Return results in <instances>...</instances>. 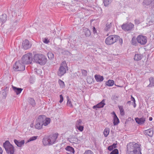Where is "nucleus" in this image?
Instances as JSON below:
<instances>
[{"mask_svg": "<svg viewBox=\"0 0 154 154\" xmlns=\"http://www.w3.org/2000/svg\"><path fill=\"white\" fill-rule=\"evenodd\" d=\"M51 119L46 117L44 115L39 116L37 119L35 125V128L38 130L41 129L43 125L46 126L50 124Z\"/></svg>", "mask_w": 154, "mask_h": 154, "instance_id": "obj_1", "label": "nucleus"}, {"mask_svg": "<svg viewBox=\"0 0 154 154\" xmlns=\"http://www.w3.org/2000/svg\"><path fill=\"white\" fill-rule=\"evenodd\" d=\"M141 145L137 143H130L127 146L128 152L127 154H142Z\"/></svg>", "mask_w": 154, "mask_h": 154, "instance_id": "obj_2", "label": "nucleus"}, {"mask_svg": "<svg viewBox=\"0 0 154 154\" xmlns=\"http://www.w3.org/2000/svg\"><path fill=\"white\" fill-rule=\"evenodd\" d=\"M118 42L122 45L123 43L122 39L116 35H111L106 38L105 40V43L107 45H111L116 42Z\"/></svg>", "mask_w": 154, "mask_h": 154, "instance_id": "obj_3", "label": "nucleus"}, {"mask_svg": "<svg viewBox=\"0 0 154 154\" xmlns=\"http://www.w3.org/2000/svg\"><path fill=\"white\" fill-rule=\"evenodd\" d=\"M58 135V134L55 133L44 137L42 140L43 144L47 146L54 144L55 142Z\"/></svg>", "mask_w": 154, "mask_h": 154, "instance_id": "obj_4", "label": "nucleus"}, {"mask_svg": "<svg viewBox=\"0 0 154 154\" xmlns=\"http://www.w3.org/2000/svg\"><path fill=\"white\" fill-rule=\"evenodd\" d=\"M34 62L41 65H44L47 62V58L43 54H36L33 56Z\"/></svg>", "mask_w": 154, "mask_h": 154, "instance_id": "obj_5", "label": "nucleus"}, {"mask_svg": "<svg viewBox=\"0 0 154 154\" xmlns=\"http://www.w3.org/2000/svg\"><path fill=\"white\" fill-rule=\"evenodd\" d=\"M68 70V68L66 61H64L60 64V66L57 72L58 75L60 77H61L66 73V70Z\"/></svg>", "mask_w": 154, "mask_h": 154, "instance_id": "obj_6", "label": "nucleus"}, {"mask_svg": "<svg viewBox=\"0 0 154 154\" xmlns=\"http://www.w3.org/2000/svg\"><path fill=\"white\" fill-rule=\"evenodd\" d=\"M32 54L31 53H28L22 57L21 60L23 64H29L32 63Z\"/></svg>", "mask_w": 154, "mask_h": 154, "instance_id": "obj_7", "label": "nucleus"}, {"mask_svg": "<svg viewBox=\"0 0 154 154\" xmlns=\"http://www.w3.org/2000/svg\"><path fill=\"white\" fill-rule=\"evenodd\" d=\"M3 146L8 154H14V149L13 146L9 141L7 140L3 143Z\"/></svg>", "mask_w": 154, "mask_h": 154, "instance_id": "obj_8", "label": "nucleus"}, {"mask_svg": "<svg viewBox=\"0 0 154 154\" xmlns=\"http://www.w3.org/2000/svg\"><path fill=\"white\" fill-rule=\"evenodd\" d=\"M13 69L15 71H22L25 69L24 64H23V62L21 60L16 61L14 65Z\"/></svg>", "mask_w": 154, "mask_h": 154, "instance_id": "obj_9", "label": "nucleus"}, {"mask_svg": "<svg viewBox=\"0 0 154 154\" xmlns=\"http://www.w3.org/2000/svg\"><path fill=\"white\" fill-rule=\"evenodd\" d=\"M121 28L124 31L129 32L134 30V25L131 23H124Z\"/></svg>", "mask_w": 154, "mask_h": 154, "instance_id": "obj_10", "label": "nucleus"}, {"mask_svg": "<svg viewBox=\"0 0 154 154\" xmlns=\"http://www.w3.org/2000/svg\"><path fill=\"white\" fill-rule=\"evenodd\" d=\"M136 39L138 42L142 45H145L147 42V38L145 36L139 35L137 37Z\"/></svg>", "mask_w": 154, "mask_h": 154, "instance_id": "obj_11", "label": "nucleus"}, {"mask_svg": "<svg viewBox=\"0 0 154 154\" xmlns=\"http://www.w3.org/2000/svg\"><path fill=\"white\" fill-rule=\"evenodd\" d=\"M32 45L29 43V42L27 39H26L22 42V46L24 49L26 50L31 47Z\"/></svg>", "mask_w": 154, "mask_h": 154, "instance_id": "obj_12", "label": "nucleus"}, {"mask_svg": "<svg viewBox=\"0 0 154 154\" xmlns=\"http://www.w3.org/2000/svg\"><path fill=\"white\" fill-rule=\"evenodd\" d=\"M105 99H104L103 100L100 102L99 103L97 104L94 106L93 107V109H95L96 110H97V108H103L105 105Z\"/></svg>", "mask_w": 154, "mask_h": 154, "instance_id": "obj_13", "label": "nucleus"}, {"mask_svg": "<svg viewBox=\"0 0 154 154\" xmlns=\"http://www.w3.org/2000/svg\"><path fill=\"white\" fill-rule=\"evenodd\" d=\"M69 141L71 143L76 144L79 143L80 141L77 137L73 136L69 139Z\"/></svg>", "mask_w": 154, "mask_h": 154, "instance_id": "obj_14", "label": "nucleus"}, {"mask_svg": "<svg viewBox=\"0 0 154 154\" xmlns=\"http://www.w3.org/2000/svg\"><path fill=\"white\" fill-rule=\"evenodd\" d=\"M152 0H144L142 3V5L143 6L145 5H149L151 4V6H152V7H154V2H153V4L152 5Z\"/></svg>", "mask_w": 154, "mask_h": 154, "instance_id": "obj_15", "label": "nucleus"}, {"mask_svg": "<svg viewBox=\"0 0 154 154\" xmlns=\"http://www.w3.org/2000/svg\"><path fill=\"white\" fill-rule=\"evenodd\" d=\"M144 134L146 135H147L150 137H152L153 135V131L152 129H149L145 130L144 131Z\"/></svg>", "mask_w": 154, "mask_h": 154, "instance_id": "obj_16", "label": "nucleus"}, {"mask_svg": "<svg viewBox=\"0 0 154 154\" xmlns=\"http://www.w3.org/2000/svg\"><path fill=\"white\" fill-rule=\"evenodd\" d=\"M113 124L114 125H117L119 123V120L115 112H113Z\"/></svg>", "mask_w": 154, "mask_h": 154, "instance_id": "obj_17", "label": "nucleus"}, {"mask_svg": "<svg viewBox=\"0 0 154 154\" xmlns=\"http://www.w3.org/2000/svg\"><path fill=\"white\" fill-rule=\"evenodd\" d=\"M135 120L136 122L138 124L141 125L144 123L145 121V118L143 117L140 118H135Z\"/></svg>", "mask_w": 154, "mask_h": 154, "instance_id": "obj_18", "label": "nucleus"}, {"mask_svg": "<svg viewBox=\"0 0 154 154\" xmlns=\"http://www.w3.org/2000/svg\"><path fill=\"white\" fill-rule=\"evenodd\" d=\"M14 142L17 146L19 147H21L22 145H23L24 143V140L20 141L15 139L14 140Z\"/></svg>", "mask_w": 154, "mask_h": 154, "instance_id": "obj_19", "label": "nucleus"}, {"mask_svg": "<svg viewBox=\"0 0 154 154\" xmlns=\"http://www.w3.org/2000/svg\"><path fill=\"white\" fill-rule=\"evenodd\" d=\"M12 88L14 91L16 93L17 95H18L21 93L23 90L21 88H18L16 87L12 86Z\"/></svg>", "mask_w": 154, "mask_h": 154, "instance_id": "obj_20", "label": "nucleus"}, {"mask_svg": "<svg viewBox=\"0 0 154 154\" xmlns=\"http://www.w3.org/2000/svg\"><path fill=\"white\" fill-rule=\"evenodd\" d=\"M66 150L68 152L67 153L68 154H71L72 153H74L75 150L74 149L70 146H68L65 148Z\"/></svg>", "mask_w": 154, "mask_h": 154, "instance_id": "obj_21", "label": "nucleus"}, {"mask_svg": "<svg viewBox=\"0 0 154 154\" xmlns=\"http://www.w3.org/2000/svg\"><path fill=\"white\" fill-rule=\"evenodd\" d=\"M7 20V16L5 14H2L0 16V21L2 22L3 23L5 22Z\"/></svg>", "mask_w": 154, "mask_h": 154, "instance_id": "obj_22", "label": "nucleus"}, {"mask_svg": "<svg viewBox=\"0 0 154 154\" xmlns=\"http://www.w3.org/2000/svg\"><path fill=\"white\" fill-rule=\"evenodd\" d=\"M112 22L106 23V27L104 28V30L107 32L109 31L110 29L112 27Z\"/></svg>", "mask_w": 154, "mask_h": 154, "instance_id": "obj_23", "label": "nucleus"}, {"mask_svg": "<svg viewBox=\"0 0 154 154\" xmlns=\"http://www.w3.org/2000/svg\"><path fill=\"white\" fill-rule=\"evenodd\" d=\"M94 78L97 82H101L103 80V77L100 75H96Z\"/></svg>", "mask_w": 154, "mask_h": 154, "instance_id": "obj_24", "label": "nucleus"}, {"mask_svg": "<svg viewBox=\"0 0 154 154\" xmlns=\"http://www.w3.org/2000/svg\"><path fill=\"white\" fill-rule=\"evenodd\" d=\"M149 81L150 82L149 85L147 87H152L154 86V77H150L149 79Z\"/></svg>", "mask_w": 154, "mask_h": 154, "instance_id": "obj_25", "label": "nucleus"}, {"mask_svg": "<svg viewBox=\"0 0 154 154\" xmlns=\"http://www.w3.org/2000/svg\"><path fill=\"white\" fill-rule=\"evenodd\" d=\"M142 56L140 54H136L134 56V60L138 61L142 58Z\"/></svg>", "mask_w": 154, "mask_h": 154, "instance_id": "obj_26", "label": "nucleus"}, {"mask_svg": "<svg viewBox=\"0 0 154 154\" xmlns=\"http://www.w3.org/2000/svg\"><path fill=\"white\" fill-rule=\"evenodd\" d=\"M84 32L85 35L87 37H89L91 35L90 31L87 28L84 29Z\"/></svg>", "mask_w": 154, "mask_h": 154, "instance_id": "obj_27", "label": "nucleus"}, {"mask_svg": "<svg viewBox=\"0 0 154 154\" xmlns=\"http://www.w3.org/2000/svg\"><path fill=\"white\" fill-rule=\"evenodd\" d=\"M114 84L113 80H109L106 83V85L109 86H113Z\"/></svg>", "mask_w": 154, "mask_h": 154, "instance_id": "obj_28", "label": "nucleus"}, {"mask_svg": "<svg viewBox=\"0 0 154 154\" xmlns=\"http://www.w3.org/2000/svg\"><path fill=\"white\" fill-rule=\"evenodd\" d=\"M67 105L69 107L71 108H72L73 107V105L72 104V103L71 101L70 100V99H69V97L67 96Z\"/></svg>", "mask_w": 154, "mask_h": 154, "instance_id": "obj_29", "label": "nucleus"}, {"mask_svg": "<svg viewBox=\"0 0 154 154\" xmlns=\"http://www.w3.org/2000/svg\"><path fill=\"white\" fill-rule=\"evenodd\" d=\"M29 103H30L33 106H34L35 104V103L34 100L31 98H30L29 99Z\"/></svg>", "mask_w": 154, "mask_h": 154, "instance_id": "obj_30", "label": "nucleus"}, {"mask_svg": "<svg viewBox=\"0 0 154 154\" xmlns=\"http://www.w3.org/2000/svg\"><path fill=\"white\" fill-rule=\"evenodd\" d=\"M119 108L120 112V114L122 116H124L125 115V112L122 106H119Z\"/></svg>", "mask_w": 154, "mask_h": 154, "instance_id": "obj_31", "label": "nucleus"}, {"mask_svg": "<svg viewBox=\"0 0 154 154\" xmlns=\"http://www.w3.org/2000/svg\"><path fill=\"white\" fill-rule=\"evenodd\" d=\"M112 0H104L103 3L105 6H107L112 1Z\"/></svg>", "mask_w": 154, "mask_h": 154, "instance_id": "obj_32", "label": "nucleus"}, {"mask_svg": "<svg viewBox=\"0 0 154 154\" xmlns=\"http://www.w3.org/2000/svg\"><path fill=\"white\" fill-rule=\"evenodd\" d=\"M48 58L50 60L53 59L54 58V54L51 52H48Z\"/></svg>", "mask_w": 154, "mask_h": 154, "instance_id": "obj_33", "label": "nucleus"}, {"mask_svg": "<svg viewBox=\"0 0 154 154\" xmlns=\"http://www.w3.org/2000/svg\"><path fill=\"white\" fill-rule=\"evenodd\" d=\"M109 132V128H106L104 131L103 134L105 137H107L108 135Z\"/></svg>", "mask_w": 154, "mask_h": 154, "instance_id": "obj_34", "label": "nucleus"}, {"mask_svg": "<svg viewBox=\"0 0 154 154\" xmlns=\"http://www.w3.org/2000/svg\"><path fill=\"white\" fill-rule=\"evenodd\" d=\"M82 121V120L79 119L75 123V127L81 125Z\"/></svg>", "mask_w": 154, "mask_h": 154, "instance_id": "obj_35", "label": "nucleus"}, {"mask_svg": "<svg viewBox=\"0 0 154 154\" xmlns=\"http://www.w3.org/2000/svg\"><path fill=\"white\" fill-rule=\"evenodd\" d=\"M131 43L132 45L135 46L137 45V43L135 38L134 37H133L131 39Z\"/></svg>", "mask_w": 154, "mask_h": 154, "instance_id": "obj_36", "label": "nucleus"}, {"mask_svg": "<svg viewBox=\"0 0 154 154\" xmlns=\"http://www.w3.org/2000/svg\"><path fill=\"white\" fill-rule=\"evenodd\" d=\"M75 128L78 129L80 131H82L83 130L84 126L81 125L75 127Z\"/></svg>", "mask_w": 154, "mask_h": 154, "instance_id": "obj_37", "label": "nucleus"}, {"mask_svg": "<svg viewBox=\"0 0 154 154\" xmlns=\"http://www.w3.org/2000/svg\"><path fill=\"white\" fill-rule=\"evenodd\" d=\"M38 137L37 136H33L32 137H31L28 140V142H29L32 141L34 140H36Z\"/></svg>", "mask_w": 154, "mask_h": 154, "instance_id": "obj_38", "label": "nucleus"}, {"mask_svg": "<svg viewBox=\"0 0 154 154\" xmlns=\"http://www.w3.org/2000/svg\"><path fill=\"white\" fill-rule=\"evenodd\" d=\"M58 82L60 85L62 87H63L65 86L64 83L60 79H59L58 80Z\"/></svg>", "mask_w": 154, "mask_h": 154, "instance_id": "obj_39", "label": "nucleus"}, {"mask_svg": "<svg viewBox=\"0 0 154 154\" xmlns=\"http://www.w3.org/2000/svg\"><path fill=\"white\" fill-rule=\"evenodd\" d=\"M119 153V151L117 149H115L112 150V151L111 152L110 154H118Z\"/></svg>", "mask_w": 154, "mask_h": 154, "instance_id": "obj_40", "label": "nucleus"}, {"mask_svg": "<svg viewBox=\"0 0 154 154\" xmlns=\"http://www.w3.org/2000/svg\"><path fill=\"white\" fill-rule=\"evenodd\" d=\"M81 71L83 75L85 76H86L87 75V72L86 70L84 69H82Z\"/></svg>", "mask_w": 154, "mask_h": 154, "instance_id": "obj_41", "label": "nucleus"}, {"mask_svg": "<svg viewBox=\"0 0 154 154\" xmlns=\"http://www.w3.org/2000/svg\"><path fill=\"white\" fill-rule=\"evenodd\" d=\"M119 97L115 95H112L111 99L112 100H117Z\"/></svg>", "mask_w": 154, "mask_h": 154, "instance_id": "obj_42", "label": "nucleus"}, {"mask_svg": "<svg viewBox=\"0 0 154 154\" xmlns=\"http://www.w3.org/2000/svg\"><path fill=\"white\" fill-rule=\"evenodd\" d=\"M83 154H94V153L90 150L86 151Z\"/></svg>", "mask_w": 154, "mask_h": 154, "instance_id": "obj_43", "label": "nucleus"}, {"mask_svg": "<svg viewBox=\"0 0 154 154\" xmlns=\"http://www.w3.org/2000/svg\"><path fill=\"white\" fill-rule=\"evenodd\" d=\"M60 100L59 101V102L61 103L63 100V97L62 94H61L60 95Z\"/></svg>", "mask_w": 154, "mask_h": 154, "instance_id": "obj_44", "label": "nucleus"}, {"mask_svg": "<svg viewBox=\"0 0 154 154\" xmlns=\"http://www.w3.org/2000/svg\"><path fill=\"white\" fill-rule=\"evenodd\" d=\"M134 22L135 24L138 25L140 23V21L139 20L135 19L134 20Z\"/></svg>", "mask_w": 154, "mask_h": 154, "instance_id": "obj_45", "label": "nucleus"}, {"mask_svg": "<svg viewBox=\"0 0 154 154\" xmlns=\"http://www.w3.org/2000/svg\"><path fill=\"white\" fill-rule=\"evenodd\" d=\"M114 149V148L111 145L109 146L108 147V149L110 151L113 150Z\"/></svg>", "mask_w": 154, "mask_h": 154, "instance_id": "obj_46", "label": "nucleus"}, {"mask_svg": "<svg viewBox=\"0 0 154 154\" xmlns=\"http://www.w3.org/2000/svg\"><path fill=\"white\" fill-rule=\"evenodd\" d=\"M43 42L47 44L49 42V41L48 38H45L43 41Z\"/></svg>", "mask_w": 154, "mask_h": 154, "instance_id": "obj_47", "label": "nucleus"}, {"mask_svg": "<svg viewBox=\"0 0 154 154\" xmlns=\"http://www.w3.org/2000/svg\"><path fill=\"white\" fill-rule=\"evenodd\" d=\"M116 145L117 143H114L111 146L114 147V148H115L117 147Z\"/></svg>", "mask_w": 154, "mask_h": 154, "instance_id": "obj_48", "label": "nucleus"}, {"mask_svg": "<svg viewBox=\"0 0 154 154\" xmlns=\"http://www.w3.org/2000/svg\"><path fill=\"white\" fill-rule=\"evenodd\" d=\"M131 100L133 102H135V99L134 98L132 97V96H131Z\"/></svg>", "mask_w": 154, "mask_h": 154, "instance_id": "obj_49", "label": "nucleus"}, {"mask_svg": "<svg viewBox=\"0 0 154 154\" xmlns=\"http://www.w3.org/2000/svg\"><path fill=\"white\" fill-rule=\"evenodd\" d=\"M93 33L94 34H95L97 32V31L96 30V28L94 27H93Z\"/></svg>", "mask_w": 154, "mask_h": 154, "instance_id": "obj_50", "label": "nucleus"}, {"mask_svg": "<svg viewBox=\"0 0 154 154\" xmlns=\"http://www.w3.org/2000/svg\"><path fill=\"white\" fill-rule=\"evenodd\" d=\"M3 152V150L2 148L0 147V154H2Z\"/></svg>", "mask_w": 154, "mask_h": 154, "instance_id": "obj_51", "label": "nucleus"}, {"mask_svg": "<svg viewBox=\"0 0 154 154\" xmlns=\"http://www.w3.org/2000/svg\"><path fill=\"white\" fill-rule=\"evenodd\" d=\"M149 121H151L152 120V117H150L149 118Z\"/></svg>", "mask_w": 154, "mask_h": 154, "instance_id": "obj_52", "label": "nucleus"}, {"mask_svg": "<svg viewBox=\"0 0 154 154\" xmlns=\"http://www.w3.org/2000/svg\"><path fill=\"white\" fill-rule=\"evenodd\" d=\"M131 101H128L127 102V104H129V105L131 104Z\"/></svg>", "mask_w": 154, "mask_h": 154, "instance_id": "obj_53", "label": "nucleus"}, {"mask_svg": "<svg viewBox=\"0 0 154 154\" xmlns=\"http://www.w3.org/2000/svg\"><path fill=\"white\" fill-rule=\"evenodd\" d=\"M134 103V108L136 106V104L135 103V102H133Z\"/></svg>", "mask_w": 154, "mask_h": 154, "instance_id": "obj_54", "label": "nucleus"}, {"mask_svg": "<svg viewBox=\"0 0 154 154\" xmlns=\"http://www.w3.org/2000/svg\"><path fill=\"white\" fill-rule=\"evenodd\" d=\"M2 94H4L5 96H6V94L5 92H3Z\"/></svg>", "mask_w": 154, "mask_h": 154, "instance_id": "obj_55", "label": "nucleus"}]
</instances>
